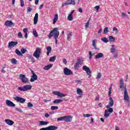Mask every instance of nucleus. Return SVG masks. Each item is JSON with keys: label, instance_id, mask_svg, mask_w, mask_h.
Returning a JSON list of instances; mask_svg holds the SVG:
<instances>
[{"label": "nucleus", "instance_id": "f257e3e1", "mask_svg": "<svg viewBox=\"0 0 130 130\" xmlns=\"http://www.w3.org/2000/svg\"><path fill=\"white\" fill-rule=\"evenodd\" d=\"M52 36H54V39L58 38V37L59 36L58 28L55 27L50 31L49 35H48V37L50 39Z\"/></svg>", "mask_w": 130, "mask_h": 130}, {"label": "nucleus", "instance_id": "f03ea898", "mask_svg": "<svg viewBox=\"0 0 130 130\" xmlns=\"http://www.w3.org/2000/svg\"><path fill=\"white\" fill-rule=\"evenodd\" d=\"M129 99V96L128 95V93H127V89H126V88L125 87V90H124V100L126 101L128 105H130Z\"/></svg>", "mask_w": 130, "mask_h": 130}, {"label": "nucleus", "instance_id": "7ed1b4c3", "mask_svg": "<svg viewBox=\"0 0 130 130\" xmlns=\"http://www.w3.org/2000/svg\"><path fill=\"white\" fill-rule=\"evenodd\" d=\"M18 89L19 90V91L25 92L26 91H28V90H31V89H32V85H26L23 87H18Z\"/></svg>", "mask_w": 130, "mask_h": 130}, {"label": "nucleus", "instance_id": "20e7f679", "mask_svg": "<svg viewBox=\"0 0 130 130\" xmlns=\"http://www.w3.org/2000/svg\"><path fill=\"white\" fill-rule=\"evenodd\" d=\"M41 52V49L37 48L34 53V56L36 58H39L40 57V53Z\"/></svg>", "mask_w": 130, "mask_h": 130}, {"label": "nucleus", "instance_id": "39448f33", "mask_svg": "<svg viewBox=\"0 0 130 130\" xmlns=\"http://www.w3.org/2000/svg\"><path fill=\"white\" fill-rule=\"evenodd\" d=\"M31 72L32 75L30 78V82L32 83L35 81H37V80H38V76L34 73V71L31 70Z\"/></svg>", "mask_w": 130, "mask_h": 130}, {"label": "nucleus", "instance_id": "423d86ee", "mask_svg": "<svg viewBox=\"0 0 130 130\" xmlns=\"http://www.w3.org/2000/svg\"><path fill=\"white\" fill-rule=\"evenodd\" d=\"M82 70L85 71L86 73L87 74V76H88V78H90L91 77V70L88 67L84 66L82 67Z\"/></svg>", "mask_w": 130, "mask_h": 130}, {"label": "nucleus", "instance_id": "0eeeda50", "mask_svg": "<svg viewBox=\"0 0 130 130\" xmlns=\"http://www.w3.org/2000/svg\"><path fill=\"white\" fill-rule=\"evenodd\" d=\"M81 64H83V59H82L81 58H79L77 60V61L75 63L74 67L75 69H78V68H80V66H81Z\"/></svg>", "mask_w": 130, "mask_h": 130}, {"label": "nucleus", "instance_id": "6e6552de", "mask_svg": "<svg viewBox=\"0 0 130 130\" xmlns=\"http://www.w3.org/2000/svg\"><path fill=\"white\" fill-rule=\"evenodd\" d=\"M57 128L56 126L50 125L46 127L40 128V130H56Z\"/></svg>", "mask_w": 130, "mask_h": 130}, {"label": "nucleus", "instance_id": "1a4fd4ad", "mask_svg": "<svg viewBox=\"0 0 130 130\" xmlns=\"http://www.w3.org/2000/svg\"><path fill=\"white\" fill-rule=\"evenodd\" d=\"M14 99L15 101L19 102L20 103H24V102H26V100H25V99L19 96H15L14 98Z\"/></svg>", "mask_w": 130, "mask_h": 130}, {"label": "nucleus", "instance_id": "9d476101", "mask_svg": "<svg viewBox=\"0 0 130 130\" xmlns=\"http://www.w3.org/2000/svg\"><path fill=\"white\" fill-rule=\"evenodd\" d=\"M20 78L21 80V82L24 84H26V83H28V82H29V80H28V78L26 77L25 75L20 74Z\"/></svg>", "mask_w": 130, "mask_h": 130}, {"label": "nucleus", "instance_id": "9b49d317", "mask_svg": "<svg viewBox=\"0 0 130 130\" xmlns=\"http://www.w3.org/2000/svg\"><path fill=\"white\" fill-rule=\"evenodd\" d=\"M63 73L66 76H70V75H73V72H72V70H70L68 68H64Z\"/></svg>", "mask_w": 130, "mask_h": 130}, {"label": "nucleus", "instance_id": "f8f14e48", "mask_svg": "<svg viewBox=\"0 0 130 130\" xmlns=\"http://www.w3.org/2000/svg\"><path fill=\"white\" fill-rule=\"evenodd\" d=\"M73 120V116H64V121L65 122H71Z\"/></svg>", "mask_w": 130, "mask_h": 130}, {"label": "nucleus", "instance_id": "ddd939ff", "mask_svg": "<svg viewBox=\"0 0 130 130\" xmlns=\"http://www.w3.org/2000/svg\"><path fill=\"white\" fill-rule=\"evenodd\" d=\"M52 93L53 94H54V95L58 96V97H66L67 96L66 94H64L62 93H60L59 91H53Z\"/></svg>", "mask_w": 130, "mask_h": 130}, {"label": "nucleus", "instance_id": "4468645a", "mask_svg": "<svg viewBox=\"0 0 130 130\" xmlns=\"http://www.w3.org/2000/svg\"><path fill=\"white\" fill-rule=\"evenodd\" d=\"M110 102H109L108 105L106 106V108H109V107H112L114 105V101L111 96L109 98Z\"/></svg>", "mask_w": 130, "mask_h": 130}, {"label": "nucleus", "instance_id": "2eb2a0df", "mask_svg": "<svg viewBox=\"0 0 130 130\" xmlns=\"http://www.w3.org/2000/svg\"><path fill=\"white\" fill-rule=\"evenodd\" d=\"M6 104L7 106H9V107H15L16 106V105L13 103V102L7 100L6 102Z\"/></svg>", "mask_w": 130, "mask_h": 130}, {"label": "nucleus", "instance_id": "dca6fc26", "mask_svg": "<svg viewBox=\"0 0 130 130\" xmlns=\"http://www.w3.org/2000/svg\"><path fill=\"white\" fill-rule=\"evenodd\" d=\"M17 44H18V42H10L8 43V48H12V47H15V46H16Z\"/></svg>", "mask_w": 130, "mask_h": 130}, {"label": "nucleus", "instance_id": "f3484780", "mask_svg": "<svg viewBox=\"0 0 130 130\" xmlns=\"http://www.w3.org/2000/svg\"><path fill=\"white\" fill-rule=\"evenodd\" d=\"M5 25L7 26V27H12V26H15V23L11 20H7L5 22Z\"/></svg>", "mask_w": 130, "mask_h": 130}, {"label": "nucleus", "instance_id": "a211bd4d", "mask_svg": "<svg viewBox=\"0 0 130 130\" xmlns=\"http://www.w3.org/2000/svg\"><path fill=\"white\" fill-rule=\"evenodd\" d=\"M5 122L7 124H8V125H13V124H14V122L9 119H5Z\"/></svg>", "mask_w": 130, "mask_h": 130}, {"label": "nucleus", "instance_id": "6ab92c4d", "mask_svg": "<svg viewBox=\"0 0 130 130\" xmlns=\"http://www.w3.org/2000/svg\"><path fill=\"white\" fill-rule=\"evenodd\" d=\"M120 88L121 89L122 88H123L124 90H125V88H126V85H124V83H123V80L121 79L120 81Z\"/></svg>", "mask_w": 130, "mask_h": 130}, {"label": "nucleus", "instance_id": "aec40b11", "mask_svg": "<svg viewBox=\"0 0 130 130\" xmlns=\"http://www.w3.org/2000/svg\"><path fill=\"white\" fill-rule=\"evenodd\" d=\"M37 22H38V13H36L34 18V23L35 25L37 24Z\"/></svg>", "mask_w": 130, "mask_h": 130}, {"label": "nucleus", "instance_id": "412c9836", "mask_svg": "<svg viewBox=\"0 0 130 130\" xmlns=\"http://www.w3.org/2000/svg\"><path fill=\"white\" fill-rule=\"evenodd\" d=\"M67 5H72L73 6H75L76 5V2L75 0H68L67 1Z\"/></svg>", "mask_w": 130, "mask_h": 130}, {"label": "nucleus", "instance_id": "4be33fe9", "mask_svg": "<svg viewBox=\"0 0 130 130\" xmlns=\"http://www.w3.org/2000/svg\"><path fill=\"white\" fill-rule=\"evenodd\" d=\"M96 43H97V40H93L92 41V46L94 47V49H95V50H99V48L96 47Z\"/></svg>", "mask_w": 130, "mask_h": 130}, {"label": "nucleus", "instance_id": "5701e85b", "mask_svg": "<svg viewBox=\"0 0 130 130\" xmlns=\"http://www.w3.org/2000/svg\"><path fill=\"white\" fill-rule=\"evenodd\" d=\"M104 56V55L102 53H99L95 56V58L98 59V58H102V57H103Z\"/></svg>", "mask_w": 130, "mask_h": 130}, {"label": "nucleus", "instance_id": "b1692460", "mask_svg": "<svg viewBox=\"0 0 130 130\" xmlns=\"http://www.w3.org/2000/svg\"><path fill=\"white\" fill-rule=\"evenodd\" d=\"M57 20H58V15L55 14L54 15V17L53 19V24L54 25L56 22H57Z\"/></svg>", "mask_w": 130, "mask_h": 130}, {"label": "nucleus", "instance_id": "393cba45", "mask_svg": "<svg viewBox=\"0 0 130 130\" xmlns=\"http://www.w3.org/2000/svg\"><path fill=\"white\" fill-rule=\"evenodd\" d=\"M52 66H53L52 64H49L44 67V70H45V71H48L49 69H51V68H52Z\"/></svg>", "mask_w": 130, "mask_h": 130}, {"label": "nucleus", "instance_id": "a878e982", "mask_svg": "<svg viewBox=\"0 0 130 130\" xmlns=\"http://www.w3.org/2000/svg\"><path fill=\"white\" fill-rule=\"evenodd\" d=\"M111 48L110 49L111 53H114V52H115V51H116V49H115V46H114V45H112L111 46Z\"/></svg>", "mask_w": 130, "mask_h": 130}, {"label": "nucleus", "instance_id": "bb28decb", "mask_svg": "<svg viewBox=\"0 0 130 130\" xmlns=\"http://www.w3.org/2000/svg\"><path fill=\"white\" fill-rule=\"evenodd\" d=\"M49 122L45 121H41L39 122V125H47Z\"/></svg>", "mask_w": 130, "mask_h": 130}, {"label": "nucleus", "instance_id": "cd10ccee", "mask_svg": "<svg viewBox=\"0 0 130 130\" xmlns=\"http://www.w3.org/2000/svg\"><path fill=\"white\" fill-rule=\"evenodd\" d=\"M46 49H47V55L48 56H49V54L51 53V47L48 46L47 47Z\"/></svg>", "mask_w": 130, "mask_h": 130}, {"label": "nucleus", "instance_id": "c85d7f7f", "mask_svg": "<svg viewBox=\"0 0 130 130\" xmlns=\"http://www.w3.org/2000/svg\"><path fill=\"white\" fill-rule=\"evenodd\" d=\"M63 101V100H58V99H56L55 101L53 102V103L54 104H57L58 103H61Z\"/></svg>", "mask_w": 130, "mask_h": 130}, {"label": "nucleus", "instance_id": "c756f323", "mask_svg": "<svg viewBox=\"0 0 130 130\" xmlns=\"http://www.w3.org/2000/svg\"><path fill=\"white\" fill-rule=\"evenodd\" d=\"M109 41L110 42H115V38L112 37V36H109Z\"/></svg>", "mask_w": 130, "mask_h": 130}, {"label": "nucleus", "instance_id": "7c9ffc66", "mask_svg": "<svg viewBox=\"0 0 130 130\" xmlns=\"http://www.w3.org/2000/svg\"><path fill=\"white\" fill-rule=\"evenodd\" d=\"M101 40H102V41L104 42V43H108V42H109L108 39H107V38H106V37L101 38Z\"/></svg>", "mask_w": 130, "mask_h": 130}, {"label": "nucleus", "instance_id": "2f4dec72", "mask_svg": "<svg viewBox=\"0 0 130 130\" xmlns=\"http://www.w3.org/2000/svg\"><path fill=\"white\" fill-rule=\"evenodd\" d=\"M109 115H110V113L106 110L104 115V117H105V118H107V117H109Z\"/></svg>", "mask_w": 130, "mask_h": 130}, {"label": "nucleus", "instance_id": "473e14b6", "mask_svg": "<svg viewBox=\"0 0 130 130\" xmlns=\"http://www.w3.org/2000/svg\"><path fill=\"white\" fill-rule=\"evenodd\" d=\"M15 53H16V54H17V55H19V56H23V54L22 53H21L20 50H19L17 49L15 50Z\"/></svg>", "mask_w": 130, "mask_h": 130}, {"label": "nucleus", "instance_id": "72a5a7b5", "mask_svg": "<svg viewBox=\"0 0 130 130\" xmlns=\"http://www.w3.org/2000/svg\"><path fill=\"white\" fill-rule=\"evenodd\" d=\"M56 59V56H53V57H51L49 59V61L53 62Z\"/></svg>", "mask_w": 130, "mask_h": 130}, {"label": "nucleus", "instance_id": "f704fd0d", "mask_svg": "<svg viewBox=\"0 0 130 130\" xmlns=\"http://www.w3.org/2000/svg\"><path fill=\"white\" fill-rule=\"evenodd\" d=\"M77 93L78 95H82V93H83V91L81 89L78 88H77Z\"/></svg>", "mask_w": 130, "mask_h": 130}, {"label": "nucleus", "instance_id": "c9c22d12", "mask_svg": "<svg viewBox=\"0 0 130 130\" xmlns=\"http://www.w3.org/2000/svg\"><path fill=\"white\" fill-rule=\"evenodd\" d=\"M57 121H64V116L58 118L57 119Z\"/></svg>", "mask_w": 130, "mask_h": 130}, {"label": "nucleus", "instance_id": "e433bc0d", "mask_svg": "<svg viewBox=\"0 0 130 130\" xmlns=\"http://www.w3.org/2000/svg\"><path fill=\"white\" fill-rule=\"evenodd\" d=\"M32 34L35 36V37H38V34H37V32L36 31V30H35V29H33Z\"/></svg>", "mask_w": 130, "mask_h": 130}, {"label": "nucleus", "instance_id": "4c0bfd02", "mask_svg": "<svg viewBox=\"0 0 130 130\" xmlns=\"http://www.w3.org/2000/svg\"><path fill=\"white\" fill-rule=\"evenodd\" d=\"M73 15H72V14H69L68 16V21H73Z\"/></svg>", "mask_w": 130, "mask_h": 130}, {"label": "nucleus", "instance_id": "58836bf2", "mask_svg": "<svg viewBox=\"0 0 130 130\" xmlns=\"http://www.w3.org/2000/svg\"><path fill=\"white\" fill-rule=\"evenodd\" d=\"M11 62H12V63H13V64H17V62H18V61H17V60H16V59L13 58V59L11 60Z\"/></svg>", "mask_w": 130, "mask_h": 130}, {"label": "nucleus", "instance_id": "ea45409f", "mask_svg": "<svg viewBox=\"0 0 130 130\" xmlns=\"http://www.w3.org/2000/svg\"><path fill=\"white\" fill-rule=\"evenodd\" d=\"M51 110H57V109H58V107L53 106L51 107Z\"/></svg>", "mask_w": 130, "mask_h": 130}, {"label": "nucleus", "instance_id": "a19ab883", "mask_svg": "<svg viewBox=\"0 0 130 130\" xmlns=\"http://www.w3.org/2000/svg\"><path fill=\"white\" fill-rule=\"evenodd\" d=\"M113 31H115V34H117L118 33V29L115 27H113Z\"/></svg>", "mask_w": 130, "mask_h": 130}, {"label": "nucleus", "instance_id": "79ce46f5", "mask_svg": "<svg viewBox=\"0 0 130 130\" xmlns=\"http://www.w3.org/2000/svg\"><path fill=\"white\" fill-rule=\"evenodd\" d=\"M106 110L108 111V112H109L110 113H112V112H113V109L110 107H109L108 109H107Z\"/></svg>", "mask_w": 130, "mask_h": 130}, {"label": "nucleus", "instance_id": "37998d69", "mask_svg": "<svg viewBox=\"0 0 130 130\" xmlns=\"http://www.w3.org/2000/svg\"><path fill=\"white\" fill-rule=\"evenodd\" d=\"M20 51L23 54H24V53H26L27 50L24 48H22L21 49Z\"/></svg>", "mask_w": 130, "mask_h": 130}, {"label": "nucleus", "instance_id": "c03bdc74", "mask_svg": "<svg viewBox=\"0 0 130 130\" xmlns=\"http://www.w3.org/2000/svg\"><path fill=\"white\" fill-rule=\"evenodd\" d=\"M17 36L19 38H23V35H22V32H21L18 33Z\"/></svg>", "mask_w": 130, "mask_h": 130}, {"label": "nucleus", "instance_id": "a18cd8bd", "mask_svg": "<svg viewBox=\"0 0 130 130\" xmlns=\"http://www.w3.org/2000/svg\"><path fill=\"white\" fill-rule=\"evenodd\" d=\"M83 116L84 117H90V116H92V115L86 114H83Z\"/></svg>", "mask_w": 130, "mask_h": 130}, {"label": "nucleus", "instance_id": "49530a36", "mask_svg": "<svg viewBox=\"0 0 130 130\" xmlns=\"http://www.w3.org/2000/svg\"><path fill=\"white\" fill-rule=\"evenodd\" d=\"M20 6L21 7H24V0H20Z\"/></svg>", "mask_w": 130, "mask_h": 130}, {"label": "nucleus", "instance_id": "de8ad7c7", "mask_svg": "<svg viewBox=\"0 0 130 130\" xmlns=\"http://www.w3.org/2000/svg\"><path fill=\"white\" fill-rule=\"evenodd\" d=\"M104 33L105 34L108 33V27L105 28V29L104 30Z\"/></svg>", "mask_w": 130, "mask_h": 130}, {"label": "nucleus", "instance_id": "09e8293b", "mask_svg": "<svg viewBox=\"0 0 130 130\" xmlns=\"http://www.w3.org/2000/svg\"><path fill=\"white\" fill-rule=\"evenodd\" d=\"M27 107L29 108H31V107H33V104H31V103L29 102L27 103Z\"/></svg>", "mask_w": 130, "mask_h": 130}, {"label": "nucleus", "instance_id": "8fccbe9b", "mask_svg": "<svg viewBox=\"0 0 130 130\" xmlns=\"http://www.w3.org/2000/svg\"><path fill=\"white\" fill-rule=\"evenodd\" d=\"M102 77V75H101V73H98L97 75V78L98 79V80H99V79H101Z\"/></svg>", "mask_w": 130, "mask_h": 130}, {"label": "nucleus", "instance_id": "3c124183", "mask_svg": "<svg viewBox=\"0 0 130 130\" xmlns=\"http://www.w3.org/2000/svg\"><path fill=\"white\" fill-rule=\"evenodd\" d=\"M89 21H87V22H86V23H85V27L86 28V29H87V28L89 27Z\"/></svg>", "mask_w": 130, "mask_h": 130}, {"label": "nucleus", "instance_id": "603ef678", "mask_svg": "<svg viewBox=\"0 0 130 130\" xmlns=\"http://www.w3.org/2000/svg\"><path fill=\"white\" fill-rule=\"evenodd\" d=\"M121 15L122 16H123V17H125V18H127V15L126 14H125L124 12H121Z\"/></svg>", "mask_w": 130, "mask_h": 130}, {"label": "nucleus", "instance_id": "864d4df0", "mask_svg": "<svg viewBox=\"0 0 130 130\" xmlns=\"http://www.w3.org/2000/svg\"><path fill=\"white\" fill-rule=\"evenodd\" d=\"M23 32H24V33H27L28 32V28H25L23 29Z\"/></svg>", "mask_w": 130, "mask_h": 130}, {"label": "nucleus", "instance_id": "5fc2aeb1", "mask_svg": "<svg viewBox=\"0 0 130 130\" xmlns=\"http://www.w3.org/2000/svg\"><path fill=\"white\" fill-rule=\"evenodd\" d=\"M15 110H16V111H18V112H23V111H22L21 109H19L18 108H16Z\"/></svg>", "mask_w": 130, "mask_h": 130}, {"label": "nucleus", "instance_id": "6e6d98bb", "mask_svg": "<svg viewBox=\"0 0 130 130\" xmlns=\"http://www.w3.org/2000/svg\"><path fill=\"white\" fill-rule=\"evenodd\" d=\"M89 59H91L92 58V56H93V54H92V53L91 52H89Z\"/></svg>", "mask_w": 130, "mask_h": 130}, {"label": "nucleus", "instance_id": "4d7b16f0", "mask_svg": "<svg viewBox=\"0 0 130 130\" xmlns=\"http://www.w3.org/2000/svg\"><path fill=\"white\" fill-rule=\"evenodd\" d=\"M45 117H47V118H48V117H50V115L48 114V113H46L45 114Z\"/></svg>", "mask_w": 130, "mask_h": 130}, {"label": "nucleus", "instance_id": "13d9d810", "mask_svg": "<svg viewBox=\"0 0 130 130\" xmlns=\"http://www.w3.org/2000/svg\"><path fill=\"white\" fill-rule=\"evenodd\" d=\"M51 101V100H44V102H45V103H47V102H50Z\"/></svg>", "mask_w": 130, "mask_h": 130}, {"label": "nucleus", "instance_id": "bf43d9fd", "mask_svg": "<svg viewBox=\"0 0 130 130\" xmlns=\"http://www.w3.org/2000/svg\"><path fill=\"white\" fill-rule=\"evenodd\" d=\"M62 61H63V63H64L65 64H67V61L66 58H63L62 60Z\"/></svg>", "mask_w": 130, "mask_h": 130}, {"label": "nucleus", "instance_id": "052dcab7", "mask_svg": "<svg viewBox=\"0 0 130 130\" xmlns=\"http://www.w3.org/2000/svg\"><path fill=\"white\" fill-rule=\"evenodd\" d=\"M76 83H77V84H79V85H81V84H82V81L79 80H76Z\"/></svg>", "mask_w": 130, "mask_h": 130}, {"label": "nucleus", "instance_id": "680f3d73", "mask_svg": "<svg viewBox=\"0 0 130 130\" xmlns=\"http://www.w3.org/2000/svg\"><path fill=\"white\" fill-rule=\"evenodd\" d=\"M31 11H32V9L31 8H30V7H28L27 8V12L30 13V12H31Z\"/></svg>", "mask_w": 130, "mask_h": 130}, {"label": "nucleus", "instance_id": "e2e57ef3", "mask_svg": "<svg viewBox=\"0 0 130 130\" xmlns=\"http://www.w3.org/2000/svg\"><path fill=\"white\" fill-rule=\"evenodd\" d=\"M95 9H96V11H98L100 9V6H96L94 7Z\"/></svg>", "mask_w": 130, "mask_h": 130}, {"label": "nucleus", "instance_id": "0e129e2a", "mask_svg": "<svg viewBox=\"0 0 130 130\" xmlns=\"http://www.w3.org/2000/svg\"><path fill=\"white\" fill-rule=\"evenodd\" d=\"M5 68H3L2 69V70H1V72L2 73H3V74H5V73H6V71H5Z\"/></svg>", "mask_w": 130, "mask_h": 130}, {"label": "nucleus", "instance_id": "69168bd1", "mask_svg": "<svg viewBox=\"0 0 130 130\" xmlns=\"http://www.w3.org/2000/svg\"><path fill=\"white\" fill-rule=\"evenodd\" d=\"M113 56H114V57L115 58H117V57H118V55H117V54H114V55H113Z\"/></svg>", "mask_w": 130, "mask_h": 130}, {"label": "nucleus", "instance_id": "338daca9", "mask_svg": "<svg viewBox=\"0 0 130 130\" xmlns=\"http://www.w3.org/2000/svg\"><path fill=\"white\" fill-rule=\"evenodd\" d=\"M44 5L42 4L39 8V10H41V9H42L43 8Z\"/></svg>", "mask_w": 130, "mask_h": 130}, {"label": "nucleus", "instance_id": "774afa93", "mask_svg": "<svg viewBox=\"0 0 130 130\" xmlns=\"http://www.w3.org/2000/svg\"><path fill=\"white\" fill-rule=\"evenodd\" d=\"M115 130H120V128L118 126H115Z\"/></svg>", "mask_w": 130, "mask_h": 130}]
</instances>
